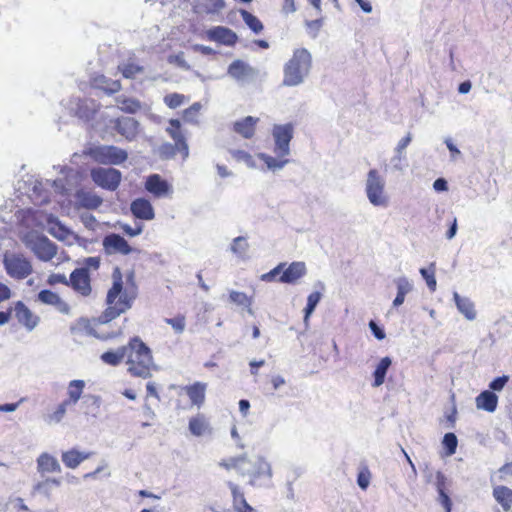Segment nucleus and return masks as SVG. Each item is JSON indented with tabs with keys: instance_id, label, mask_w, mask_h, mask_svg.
Returning <instances> with one entry per match:
<instances>
[{
	"instance_id": "nucleus-1",
	"label": "nucleus",
	"mask_w": 512,
	"mask_h": 512,
	"mask_svg": "<svg viewBox=\"0 0 512 512\" xmlns=\"http://www.w3.org/2000/svg\"><path fill=\"white\" fill-rule=\"evenodd\" d=\"M112 278L113 285L107 293V308L101 316L102 323L110 322L128 311L136 298L135 291L129 292L127 289H123L122 274L119 268L114 269Z\"/></svg>"
},
{
	"instance_id": "nucleus-2",
	"label": "nucleus",
	"mask_w": 512,
	"mask_h": 512,
	"mask_svg": "<svg viewBox=\"0 0 512 512\" xmlns=\"http://www.w3.org/2000/svg\"><path fill=\"white\" fill-rule=\"evenodd\" d=\"M128 372L135 377L149 378L157 370L151 349L139 338H132L126 345Z\"/></svg>"
},
{
	"instance_id": "nucleus-3",
	"label": "nucleus",
	"mask_w": 512,
	"mask_h": 512,
	"mask_svg": "<svg viewBox=\"0 0 512 512\" xmlns=\"http://www.w3.org/2000/svg\"><path fill=\"white\" fill-rule=\"evenodd\" d=\"M312 68L311 53L305 48L295 49L283 68L282 85L295 87L304 83Z\"/></svg>"
},
{
	"instance_id": "nucleus-4",
	"label": "nucleus",
	"mask_w": 512,
	"mask_h": 512,
	"mask_svg": "<svg viewBox=\"0 0 512 512\" xmlns=\"http://www.w3.org/2000/svg\"><path fill=\"white\" fill-rule=\"evenodd\" d=\"M238 473L241 476L249 478V484L260 487L263 480L272 478L271 465L261 456L248 458L246 455L240 456Z\"/></svg>"
},
{
	"instance_id": "nucleus-5",
	"label": "nucleus",
	"mask_w": 512,
	"mask_h": 512,
	"mask_svg": "<svg viewBox=\"0 0 512 512\" xmlns=\"http://www.w3.org/2000/svg\"><path fill=\"white\" fill-rule=\"evenodd\" d=\"M385 186L386 181L378 170L371 169L368 171L365 180V193L370 204L383 208L388 206L389 195L386 192Z\"/></svg>"
},
{
	"instance_id": "nucleus-6",
	"label": "nucleus",
	"mask_w": 512,
	"mask_h": 512,
	"mask_svg": "<svg viewBox=\"0 0 512 512\" xmlns=\"http://www.w3.org/2000/svg\"><path fill=\"white\" fill-rule=\"evenodd\" d=\"M85 154L103 165H120L128 159L127 151L114 145H94Z\"/></svg>"
},
{
	"instance_id": "nucleus-7",
	"label": "nucleus",
	"mask_w": 512,
	"mask_h": 512,
	"mask_svg": "<svg viewBox=\"0 0 512 512\" xmlns=\"http://www.w3.org/2000/svg\"><path fill=\"white\" fill-rule=\"evenodd\" d=\"M3 264L7 274L15 279H24L32 273L31 263L20 254L6 252Z\"/></svg>"
},
{
	"instance_id": "nucleus-8",
	"label": "nucleus",
	"mask_w": 512,
	"mask_h": 512,
	"mask_svg": "<svg viewBox=\"0 0 512 512\" xmlns=\"http://www.w3.org/2000/svg\"><path fill=\"white\" fill-rule=\"evenodd\" d=\"M26 245L41 261H50L57 254V248L47 237L38 234L26 236Z\"/></svg>"
},
{
	"instance_id": "nucleus-9",
	"label": "nucleus",
	"mask_w": 512,
	"mask_h": 512,
	"mask_svg": "<svg viewBox=\"0 0 512 512\" xmlns=\"http://www.w3.org/2000/svg\"><path fill=\"white\" fill-rule=\"evenodd\" d=\"M90 176L97 186L109 191H115L119 187L122 179V173L111 167L93 168L91 169Z\"/></svg>"
},
{
	"instance_id": "nucleus-10",
	"label": "nucleus",
	"mask_w": 512,
	"mask_h": 512,
	"mask_svg": "<svg viewBox=\"0 0 512 512\" xmlns=\"http://www.w3.org/2000/svg\"><path fill=\"white\" fill-rule=\"evenodd\" d=\"M275 146L274 152L278 157L290 155V142L293 138V126L290 123L276 124L272 129Z\"/></svg>"
},
{
	"instance_id": "nucleus-11",
	"label": "nucleus",
	"mask_w": 512,
	"mask_h": 512,
	"mask_svg": "<svg viewBox=\"0 0 512 512\" xmlns=\"http://www.w3.org/2000/svg\"><path fill=\"white\" fill-rule=\"evenodd\" d=\"M227 74L238 83L245 84L253 81L258 71L242 60H235L229 65Z\"/></svg>"
},
{
	"instance_id": "nucleus-12",
	"label": "nucleus",
	"mask_w": 512,
	"mask_h": 512,
	"mask_svg": "<svg viewBox=\"0 0 512 512\" xmlns=\"http://www.w3.org/2000/svg\"><path fill=\"white\" fill-rule=\"evenodd\" d=\"M73 290L82 296H89L92 288L90 284V275L86 267L75 269L69 278V285Z\"/></svg>"
},
{
	"instance_id": "nucleus-13",
	"label": "nucleus",
	"mask_w": 512,
	"mask_h": 512,
	"mask_svg": "<svg viewBox=\"0 0 512 512\" xmlns=\"http://www.w3.org/2000/svg\"><path fill=\"white\" fill-rule=\"evenodd\" d=\"M102 203V197L92 190L79 189L75 193V206L77 208L96 210Z\"/></svg>"
},
{
	"instance_id": "nucleus-14",
	"label": "nucleus",
	"mask_w": 512,
	"mask_h": 512,
	"mask_svg": "<svg viewBox=\"0 0 512 512\" xmlns=\"http://www.w3.org/2000/svg\"><path fill=\"white\" fill-rule=\"evenodd\" d=\"M114 129L127 141H133L139 133V122L131 117L117 118L114 120Z\"/></svg>"
},
{
	"instance_id": "nucleus-15",
	"label": "nucleus",
	"mask_w": 512,
	"mask_h": 512,
	"mask_svg": "<svg viewBox=\"0 0 512 512\" xmlns=\"http://www.w3.org/2000/svg\"><path fill=\"white\" fill-rule=\"evenodd\" d=\"M103 246L108 254L119 253L128 255L133 251L128 242L122 236L115 233H111L104 238Z\"/></svg>"
},
{
	"instance_id": "nucleus-16",
	"label": "nucleus",
	"mask_w": 512,
	"mask_h": 512,
	"mask_svg": "<svg viewBox=\"0 0 512 512\" xmlns=\"http://www.w3.org/2000/svg\"><path fill=\"white\" fill-rule=\"evenodd\" d=\"M207 37L211 41L223 45L232 46L237 41V35L231 29L223 26H217L207 31Z\"/></svg>"
},
{
	"instance_id": "nucleus-17",
	"label": "nucleus",
	"mask_w": 512,
	"mask_h": 512,
	"mask_svg": "<svg viewBox=\"0 0 512 512\" xmlns=\"http://www.w3.org/2000/svg\"><path fill=\"white\" fill-rule=\"evenodd\" d=\"M307 269L304 262H292L286 269L283 268L279 278L281 283L293 284L306 275Z\"/></svg>"
},
{
	"instance_id": "nucleus-18",
	"label": "nucleus",
	"mask_w": 512,
	"mask_h": 512,
	"mask_svg": "<svg viewBox=\"0 0 512 512\" xmlns=\"http://www.w3.org/2000/svg\"><path fill=\"white\" fill-rule=\"evenodd\" d=\"M132 214L141 220L150 221L155 217L154 208L149 200L145 198H137L130 205Z\"/></svg>"
},
{
	"instance_id": "nucleus-19",
	"label": "nucleus",
	"mask_w": 512,
	"mask_h": 512,
	"mask_svg": "<svg viewBox=\"0 0 512 512\" xmlns=\"http://www.w3.org/2000/svg\"><path fill=\"white\" fill-rule=\"evenodd\" d=\"M145 189L155 197L161 198L170 192L171 187L167 181L160 177V175L152 174L146 179Z\"/></svg>"
},
{
	"instance_id": "nucleus-20",
	"label": "nucleus",
	"mask_w": 512,
	"mask_h": 512,
	"mask_svg": "<svg viewBox=\"0 0 512 512\" xmlns=\"http://www.w3.org/2000/svg\"><path fill=\"white\" fill-rule=\"evenodd\" d=\"M37 472L44 476L47 473L61 472V466L58 460L47 452L41 453L36 459Z\"/></svg>"
},
{
	"instance_id": "nucleus-21",
	"label": "nucleus",
	"mask_w": 512,
	"mask_h": 512,
	"mask_svg": "<svg viewBox=\"0 0 512 512\" xmlns=\"http://www.w3.org/2000/svg\"><path fill=\"white\" fill-rule=\"evenodd\" d=\"M15 316L19 323L24 325L28 331H32L38 324L39 318L21 301L15 305Z\"/></svg>"
},
{
	"instance_id": "nucleus-22",
	"label": "nucleus",
	"mask_w": 512,
	"mask_h": 512,
	"mask_svg": "<svg viewBox=\"0 0 512 512\" xmlns=\"http://www.w3.org/2000/svg\"><path fill=\"white\" fill-rule=\"evenodd\" d=\"M37 299L43 304L54 307L57 311L61 313L66 314L69 312L68 304L65 301H63L57 293L51 290H41L38 293Z\"/></svg>"
},
{
	"instance_id": "nucleus-23",
	"label": "nucleus",
	"mask_w": 512,
	"mask_h": 512,
	"mask_svg": "<svg viewBox=\"0 0 512 512\" xmlns=\"http://www.w3.org/2000/svg\"><path fill=\"white\" fill-rule=\"evenodd\" d=\"M65 174L64 177H59L52 182L55 192L61 195H68L74 186L72 179L76 177V172L73 169L65 168L62 170Z\"/></svg>"
},
{
	"instance_id": "nucleus-24",
	"label": "nucleus",
	"mask_w": 512,
	"mask_h": 512,
	"mask_svg": "<svg viewBox=\"0 0 512 512\" xmlns=\"http://www.w3.org/2000/svg\"><path fill=\"white\" fill-rule=\"evenodd\" d=\"M206 388L207 384L203 382H195L192 385L185 386L183 390H185L192 405H195L199 408L204 404Z\"/></svg>"
},
{
	"instance_id": "nucleus-25",
	"label": "nucleus",
	"mask_w": 512,
	"mask_h": 512,
	"mask_svg": "<svg viewBox=\"0 0 512 512\" xmlns=\"http://www.w3.org/2000/svg\"><path fill=\"white\" fill-rule=\"evenodd\" d=\"M453 298L458 311L469 321L476 319L477 313L474 303L467 297H461L457 292L453 293Z\"/></svg>"
},
{
	"instance_id": "nucleus-26",
	"label": "nucleus",
	"mask_w": 512,
	"mask_h": 512,
	"mask_svg": "<svg viewBox=\"0 0 512 512\" xmlns=\"http://www.w3.org/2000/svg\"><path fill=\"white\" fill-rule=\"evenodd\" d=\"M48 232L55 238L65 241L69 240L73 236V233L63 224L58 218L49 216L47 220Z\"/></svg>"
},
{
	"instance_id": "nucleus-27",
	"label": "nucleus",
	"mask_w": 512,
	"mask_h": 512,
	"mask_svg": "<svg viewBox=\"0 0 512 512\" xmlns=\"http://www.w3.org/2000/svg\"><path fill=\"white\" fill-rule=\"evenodd\" d=\"M475 403L478 409L492 413L497 408L498 397L494 392L485 390L476 397Z\"/></svg>"
},
{
	"instance_id": "nucleus-28",
	"label": "nucleus",
	"mask_w": 512,
	"mask_h": 512,
	"mask_svg": "<svg viewBox=\"0 0 512 512\" xmlns=\"http://www.w3.org/2000/svg\"><path fill=\"white\" fill-rule=\"evenodd\" d=\"M92 453L80 452L76 449H71L62 453L61 459L64 465L70 469L77 468L83 461L90 458Z\"/></svg>"
},
{
	"instance_id": "nucleus-29",
	"label": "nucleus",
	"mask_w": 512,
	"mask_h": 512,
	"mask_svg": "<svg viewBox=\"0 0 512 512\" xmlns=\"http://www.w3.org/2000/svg\"><path fill=\"white\" fill-rule=\"evenodd\" d=\"M259 118L247 116L234 123V131L246 139L253 137Z\"/></svg>"
},
{
	"instance_id": "nucleus-30",
	"label": "nucleus",
	"mask_w": 512,
	"mask_h": 512,
	"mask_svg": "<svg viewBox=\"0 0 512 512\" xmlns=\"http://www.w3.org/2000/svg\"><path fill=\"white\" fill-rule=\"evenodd\" d=\"M397 295L393 300V307H399L405 301V296L413 289L412 283L406 277H399L395 280Z\"/></svg>"
},
{
	"instance_id": "nucleus-31",
	"label": "nucleus",
	"mask_w": 512,
	"mask_h": 512,
	"mask_svg": "<svg viewBox=\"0 0 512 512\" xmlns=\"http://www.w3.org/2000/svg\"><path fill=\"white\" fill-rule=\"evenodd\" d=\"M61 485L60 479L47 477L39 482H37L33 486V492L41 494L46 498H50L52 495V491L55 487H59Z\"/></svg>"
},
{
	"instance_id": "nucleus-32",
	"label": "nucleus",
	"mask_w": 512,
	"mask_h": 512,
	"mask_svg": "<svg viewBox=\"0 0 512 512\" xmlns=\"http://www.w3.org/2000/svg\"><path fill=\"white\" fill-rule=\"evenodd\" d=\"M98 109V105L92 99L80 100L77 104L76 114L79 118L90 120Z\"/></svg>"
},
{
	"instance_id": "nucleus-33",
	"label": "nucleus",
	"mask_w": 512,
	"mask_h": 512,
	"mask_svg": "<svg viewBox=\"0 0 512 512\" xmlns=\"http://www.w3.org/2000/svg\"><path fill=\"white\" fill-rule=\"evenodd\" d=\"M116 103L121 111L129 114H134L142 108L141 102L139 100L126 97L124 95L118 96L116 98Z\"/></svg>"
},
{
	"instance_id": "nucleus-34",
	"label": "nucleus",
	"mask_w": 512,
	"mask_h": 512,
	"mask_svg": "<svg viewBox=\"0 0 512 512\" xmlns=\"http://www.w3.org/2000/svg\"><path fill=\"white\" fill-rule=\"evenodd\" d=\"M126 345L121 346L116 350L106 351L101 355V360L108 365L117 366L119 365L123 359L126 357Z\"/></svg>"
},
{
	"instance_id": "nucleus-35",
	"label": "nucleus",
	"mask_w": 512,
	"mask_h": 512,
	"mask_svg": "<svg viewBox=\"0 0 512 512\" xmlns=\"http://www.w3.org/2000/svg\"><path fill=\"white\" fill-rule=\"evenodd\" d=\"M85 388V382L83 380H72L68 384V396L66 399L71 405H75L81 398L83 390Z\"/></svg>"
},
{
	"instance_id": "nucleus-36",
	"label": "nucleus",
	"mask_w": 512,
	"mask_h": 512,
	"mask_svg": "<svg viewBox=\"0 0 512 512\" xmlns=\"http://www.w3.org/2000/svg\"><path fill=\"white\" fill-rule=\"evenodd\" d=\"M496 501L502 505L504 510L510 509L512 505V490L505 486H497L493 490Z\"/></svg>"
},
{
	"instance_id": "nucleus-37",
	"label": "nucleus",
	"mask_w": 512,
	"mask_h": 512,
	"mask_svg": "<svg viewBox=\"0 0 512 512\" xmlns=\"http://www.w3.org/2000/svg\"><path fill=\"white\" fill-rule=\"evenodd\" d=\"M249 247L250 245L247 239L243 236H238L232 240L230 251L238 258L246 259Z\"/></svg>"
},
{
	"instance_id": "nucleus-38",
	"label": "nucleus",
	"mask_w": 512,
	"mask_h": 512,
	"mask_svg": "<svg viewBox=\"0 0 512 512\" xmlns=\"http://www.w3.org/2000/svg\"><path fill=\"white\" fill-rule=\"evenodd\" d=\"M392 361L389 357H384L378 363L374 371V387H379L384 383L386 373L391 365Z\"/></svg>"
},
{
	"instance_id": "nucleus-39",
	"label": "nucleus",
	"mask_w": 512,
	"mask_h": 512,
	"mask_svg": "<svg viewBox=\"0 0 512 512\" xmlns=\"http://www.w3.org/2000/svg\"><path fill=\"white\" fill-rule=\"evenodd\" d=\"M258 157L266 164L267 169L272 172L282 170L285 167V165L288 164L290 161L289 159H277L266 153H259Z\"/></svg>"
},
{
	"instance_id": "nucleus-40",
	"label": "nucleus",
	"mask_w": 512,
	"mask_h": 512,
	"mask_svg": "<svg viewBox=\"0 0 512 512\" xmlns=\"http://www.w3.org/2000/svg\"><path fill=\"white\" fill-rule=\"evenodd\" d=\"M229 299L232 303L246 308L248 313L253 315V310L251 309V305H252L251 297H248L243 292L232 290V291H230Z\"/></svg>"
},
{
	"instance_id": "nucleus-41",
	"label": "nucleus",
	"mask_w": 512,
	"mask_h": 512,
	"mask_svg": "<svg viewBox=\"0 0 512 512\" xmlns=\"http://www.w3.org/2000/svg\"><path fill=\"white\" fill-rule=\"evenodd\" d=\"M72 332L74 334H80L85 336H93L96 338H101L95 331V329L91 326L88 319L81 318L77 321L76 325L72 327Z\"/></svg>"
},
{
	"instance_id": "nucleus-42",
	"label": "nucleus",
	"mask_w": 512,
	"mask_h": 512,
	"mask_svg": "<svg viewBox=\"0 0 512 512\" xmlns=\"http://www.w3.org/2000/svg\"><path fill=\"white\" fill-rule=\"evenodd\" d=\"M119 70L125 78L134 79L137 75L144 72V67L132 61H128L119 65Z\"/></svg>"
},
{
	"instance_id": "nucleus-43",
	"label": "nucleus",
	"mask_w": 512,
	"mask_h": 512,
	"mask_svg": "<svg viewBox=\"0 0 512 512\" xmlns=\"http://www.w3.org/2000/svg\"><path fill=\"white\" fill-rule=\"evenodd\" d=\"M321 297H322V294L320 292H313L310 295H308L307 304L304 309V313H305L304 324L306 327L308 326L309 318H310L311 314L314 312L318 303L320 302Z\"/></svg>"
},
{
	"instance_id": "nucleus-44",
	"label": "nucleus",
	"mask_w": 512,
	"mask_h": 512,
	"mask_svg": "<svg viewBox=\"0 0 512 512\" xmlns=\"http://www.w3.org/2000/svg\"><path fill=\"white\" fill-rule=\"evenodd\" d=\"M240 14L242 16L245 24L256 34L260 33L263 30L262 22L254 16L252 13L242 9L240 10Z\"/></svg>"
},
{
	"instance_id": "nucleus-45",
	"label": "nucleus",
	"mask_w": 512,
	"mask_h": 512,
	"mask_svg": "<svg viewBox=\"0 0 512 512\" xmlns=\"http://www.w3.org/2000/svg\"><path fill=\"white\" fill-rule=\"evenodd\" d=\"M71 405L70 403H68L67 401H62L56 408V410L49 414L46 418V421L48 424H58L62 421V419L64 418L65 414H66V411H67V407Z\"/></svg>"
},
{
	"instance_id": "nucleus-46",
	"label": "nucleus",
	"mask_w": 512,
	"mask_h": 512,
	"mask_svg": "<svg viewBox=\"0 0 512 512\" xmlns=\"http://www.w3.org/2000/svg\"><path fill=\"white\" fill-rule=\"evenodd\" d=\"M207 429V423L203 416L192 418L189 421V430L195 436H201Z\"/></svg>"
},
{
	"instance_id": "nucleus-47",
	"label": "nucleus",
	"mask_w": 512,
	"mask_h": 512,
	"mask_svg": "<svg viewBox=\"0 0 512 512\" xmlns=\"http://www.w3.org/2000/svg\"><path fill=\"white\" fill-rule=\"evenodd\" d=\"M166 132L175 141V143H178L185 138L181 131V124L178 119L169 120V126L166 128Z\"/></svg>"
},
{
	"instance_id": "nucleus-48",
	"label": "nucleus",
	"mask_w": 512,
	"mask_h": 512,
	"mask_svg": "<svg viewBox=\"0 0 512 512\" xmlns=\"http://www.w3.org/2000/svg\"><path fill=\"white\" fill-rule=\"evenodd\" d=\"M421 276L425 279L426 284L428 288L431 291H435L436 289V278H435V264L431 263L430 267L427 268H421L420 269Z\"/></svg>"
},
{
	"instance_id": "nucleus-49",
	"label": "nucleus",
	"mask_w": 512,
	"mask_h": 512,
	"mask_svg": "<svg viewBox=\"0 0 512 512\" xmlns=\"http://www.w3.org/2000/svg\"><path fill=\"white\" fill-rule=\"evenodd\" d=\"M230 155L238 162H244L248 167L254 168L255 162L251 154L244 150L231 149L229 150Z\"/></svg>"
},
{
	"instance_id": "nucleus-50",
	"label": "nucleus",
	"mask_w": 512,
	"mask_h": 512,
	"mask_svg": "<svg viewBox=\"0 0 512 512\" xmlns=\"http://www.w3.org/2000/svg\"><path fill=\"white\" fill-rule=\"evenodd\" d=\"M432 478H433L432 473H428L426 475V481L428 483L433 482L436 487L437 492L446 491L448 480L442 472H440V471L436 472L434 481Z\"/></svg>"
},
{
	"instance_id": "nucleus-51",
	"label": "nucleus",
	"mask_w": 512,
	"mask_h": 512,
	"mask_svg": "<svg viewBox=\"0 0 512 512\" xmlns=\"http://www.w3.org/2000/svg\"><path fill=\"white\" fill-rule=\"evenodd\" d=\"M177 152V143L172 144L169 142H165L161 144L158 148V154L162 159H171L176 155Z\"/></svg>"
},
{
	"instance_id": "nucleus-52",
	"label": "nucleus",
	"mask_w": 512,
	"mask_h": 512,
	"mask_svg": "<svg viewBox=\"0 0 512 512\" xmlns=\"http://www.w3.org/2000/svg\"><path fill=\"white\" fill-rule=\"evenodd\" d=\"M186 100V97L183 94L179 93H171L167 94L163 101L164 103L171 109H175L181 106Z\"/></svg>"
},
{
	"instance_id": "nucleus-53",
	"label": "nucleus",
	"mask_w": 512,
	"mask_h": 512,
	"mask_svg": "<svg viewBox=\"0 0 512 512\" xmlns=\"http://www.w3.org/2000/svg\"><path fill=\"white\" fill-rule=\"evenodd\" d=\"M164 321L170 325L177 334H181L185 330L186 321L183 315H178L174 318H166Z\"/></svg>"
},
{
	"instance_id": "nucleus-54",
	"label": "nucleus",
	"mask_w": 512,
	"mask_h": 512,
	"mask_svg": "<svg viewBox=\"0 0 512 512\" xmlns=\"http://www.w3.org/2000/svg\"><path fill=\"white\" fill-rule=\"evenodd\" d=\"M201 107L202 106H201V104L199 102H195L189 108L184 110V113H183L184 120L187 121V122L196 123L197 122L198 113H199Z\"/></svg>"
},
{
	"instance_id": "nucleus-55",
	"label": "nucleus",
	"mask_w": 512,
	"mask_h": 512,
	"mask_svg": "<svg viewBox=\"0 0 512 512\" xmlns=\"http://www.w3.org/2000/svg\"><path fill=\"white\" fill-rule=\"evenodd\" d=\"M444 447L447 449L448 455H453L457 448V437L454 433H446L442 441Z\"/></svg>"
},
{
	"instance_id": "nucleus-56",
	"label": "nucleus",
	"mask_w": 512,
	"mask_h": 512,
	"mask_svg": "<svg viewBox=\"0 0 512 512\" xmlns=\"http://www.w3.org/2000/svg\"><path fill=\"white\" fill-rule=\"evenodd\" d=\"M167 61L169 64L176 65L185 71H188L191 68L187 61L185 60L183 52H180L175 55H169Z\"/></svg>"
},
{
	"instance_id": "nucleus-57",
	"label": "nucleus",
	"mask_w": 512,
	"mask_h": 512,
	"mask_svg": "<svg viewBox=\"0 0 512 512\" xmlns=\"http://www.w3.org/2000/svg\"><path fill=\"white\" fill-rule=\"evenodd\" d=\"M100 82L102 89L109 94L116 93L121 89V84L118 80H110L102 77Z\"/></svg>"
},
{
	"instance_id": "nucleus-58",
	"label": "nucleus",
	"mask_w": 512,
	"mask_h": 512,
	"mask_svg": "<svg viewBox=\"0 0 512 512\" xmlns=\"http://www.w3.org/2000/svg\"><path fill=\"white\" fill-rule=\"evenodd\" d=\"M509 381L508 375H503L492 380L489 384L490 391L500 392Z\"/></svg>"
},
{
	"instance_id": "nucleus-59",
	"label": "nucleus",
	"mask_w": 512,
	"mask_h": 512,
	"mask_svg": "<svg viewBox=\"0 0 512 512\" xmlns=\"http://www.w3.org/2000/svg\"><path fill=\"white\" fill-rule=\"evenodd\" d=\"M285 267V263H280L278 264L276 267H274L271 271H269L268 273H265V274H262L261 275V280L262 281H265V282H271L274 280V278L279 275L282 271H283V268Z\"/></svg>"
},
{
	"instance_id": "nucleus-60",
	"label": "nucleus",
	"mask_w": 512,
	"mask_h": 512,
	"mask_svg": "<svg viewBox=\"0 0 512 512\" xmlns=\"http://www.w3.org/2000/svg\"><path fill=\"white\" fill-rule=\"evenodd\" d=\"M405 154L395 153L390 160L393 170L395 171H403L405 168L404 165Z\"/></svg>"
},
{
	"instance_id": "nucleus-61",
	"label": "nucleus",
	"mask_w": 512,
	"mask_h": 512,
	"mask_svg": "<svg viewBox=\"0 0 512 512\" xmlns=\"http://www.w3.org/2000/svg\"><path fill=\"white\" fill-rule=\"evenodd\" d=\"M47 283L49 285H55V284H64V285H69V279L66 278V276L64 274H51L49 275L48 279H47Z\"/></svg>"
},
{
	"instance_id": "nucleus-62",
	"label": "nucleus",
	"mask_w": 512,
	"mask_h": 512,
	"mask_svg": "<svg viewBox=\"0 0 512 512\" xmlns=\"http://www.w3.org/2000/svg\"><path fill=\"white\" fill-rule=\"evenodd\" d=\"M438 495H439L438 501L445 509V512H451L452 503H451L450 497L448 496L446 491H440V492H438Z\"/></svg>"
},
{
	"instance_id": "nucleus-63",
	"label": "nucleus",
	"mask_w": 512,
	"mask_h": 512,
	"mask_svg": "<svg viewBox=\"0 0 512 512\" xmlns=\"http://www.w3.org/2000/svg\"><path fill=\"white\" fill-rule=\"evenodd\" d=\"M500 479L505 482L512 481V463L499 469Z\"/></svg>"
},
{
	"instance_id": "nucleus-64",
	"label": "nucleus",
	"mask_w": 512,
	"mask_h": 512,
	"mask_svg": "<svg viewBox=\"0 0 512 512\" xmlns=\"http://www.w3.org/2000/svg\"><path fill=\"white\" fill-rule=\"evenodd\" d=\"M236 512H252L253 508L247 503L245 498H239L238 504L233 505Z\"/></svg>"
}]
</instances>
